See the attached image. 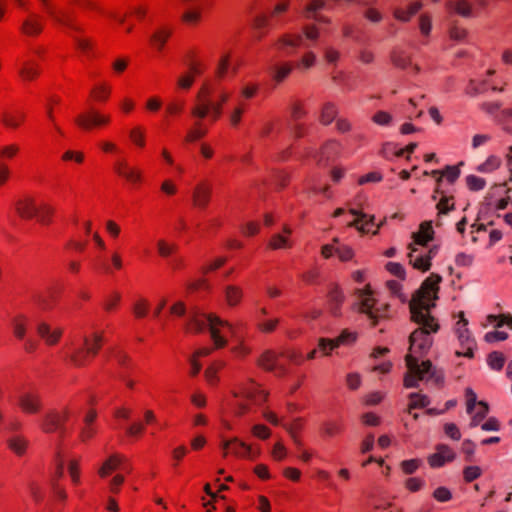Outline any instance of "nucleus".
<instances>
[{
	"label": "nucleus",
	"mask_w": 512,
	"mask_h": 512,
	"mask_svg": "<svg viewBox=\"0 0 512 512\" xmlns=\"http://www.w3.org/2000/svg\"><path fill=\"white\" fill-rule=\"evenodd\" d=\"M441 280L440 275L432 273L424 280L409 304L411 320L420 327L414 330L409 337V353L405 357L408 368V372L404 376L406 388H417L419 381L426 378L432 380L436 385H441L444 381L443 372L433 366L430 360L419 364L415 356H423L429 351L433 343L431 334L439 330V324L431 316L430 310L435 306L434 301L438 298Z\"/></svg>",
	"instance_id": "obj_1"
},
{
	"label": "nucleus",
	"mask_w": 512,
	"mask_h": 512,
	"mask_svg": "<svg viewBox=\"0 0 512 512\" xmlns=\"http://www.w3.org/2000/svg\"><path fill=\"white\" fill-rule=\"evenodd\" d=\"M207 326L216 348H223L227 344L225 336L222 335V329L227 330L232 337H236L234 326L214 314L206 315L198 312L189 314L187 321V328L189 330L202 332Z\"/></svg>",
	"instance_id": "obj_2"
},
{
	"label": "nucleus",
	"mask_w": 512,
	"mask_h": 512,
	"mask_svg": "<svg viewBox=\"0 0 512 512\" xmlns=\"http://www.w3.org/2000/svg\"><path fill=\"white\" fill-rule=\"evenodd\" d=\"M355 294L359 299L357 304L359 312L366 314L373 326L378 323L380 318L385 317V311L388 307H375V299L372 297V291L369 286L363 289H356Z\"/></svg>",
	"instance_id": "obj_3"
},
{
	"label": "nucleus",
	"mask_w": 512,
	"mask_h": 512,
	"mask_svg": "<svg viewBox=\"0 0 512 512\" xmlns=\"http://www.w3.org/2000/svg\"><path fill=\"white\" fill-rule=\"evenodd\" d=\"M102 340L103 338L99 334H94L92 340L85 336L83 338V347L76 349L70 357L72 363L76 366H83L87 356H95L98 353Z\"/></svg>",
	"instance_id": "obj_4"
},
{
	"label": "nucleus",
	"mask_w": 512,
	"mask_h": 512,
	"mask_svg": "<svg viewBox=\"0 0 512 512\" xmlns=\"http://www.w3.org/2000/svg\"><path fill=\"white\" fill-rule=\"evenodd\" d=\"M233 396L235 398H244L255 405H260L267 398V394L259 390L252 379L237 384L233 390Z\"/></svg>",
	"instance_id": "obj_5"
},
{
	"label": "nucleus",
	"mask_w": 512,
	"mask_h": 512,
	"mask_svg": "<svg viewBox=\"0 0 512 512\" xmlns=\"http://www.w3.org/2000/svg\"><path fill=\"white\" fill-rule=\"evenodd\" d=\"M69 409L64 408L63 412L52 410L45 414L42 422V429L46 433H52L58 431L60 436L65 434L66 428L64 426L65 421L69 417Z\"/></svg>",
	"instance_id": "obj_6"
},
{
	"label": "nucleus",
	"mask_w": 512,
	"mask_h": 512,
	"mask_svg": "<svg viewBox=\"0 0 512 512\" xmlns=\"http://www.w3.org/2000/svg\"><path fill=\"white\" fill-rule=\"evenodd\" d=\"M11 327L14 336L19 340H25L24 349L25 351L31 353L34 352L38 346V342L31 339L26 338L27 327H28V318L19 314L11 319Z\"/></svg>",
	"instance_id": "obj_7"
},
{
	"label": "nucleus",
	"mask_w": 512,
	"mask_h": 512,
	"mask_svg": "<svg viewBox=\"0 0 512 512\" xmlns=\"http://www.w3.org/2000/svg\"><path fill=\"white\" fill-rule=\"evenodd\" d=\"M414 244H410V252L408 254L410 264L418 270L426 272L431 267V260L438 253V246L435 245L429 249L427 254L418 253V249L413 246Z\"/></svg>",
	"instance_id": "obj_8"
},
{
	"label": "nucleus",
	"mask_w": 512,
	"mask_h": 512,
	"mask_svg": "<svg viewBox=\"0 0 512 512\" xmlns=\"http://www.w3.org/2000/svg\"><path fill=\"white\" fill-rule=\"evenodd\" d=\"M75 122L82 129L89 131L94 127L108 124L110 122V117L108 115L100 114L95 110H89L88 112L77 116Z\"/></svg>",
	"instance_id": "obj_9"
},
{
	"label": "nucleus",
	"mask_w": 512,
	"mask_h": 512,
	"mask_svg": "<svg viewBox=\"0 0 512 512\" xmlns=\"http://www.w3.org/2000/svg\"><path fill=\"white\" fill-rule=\"evenodd\" d=\"M221 448L224 451V456H227L229 452L237 457H248L253 459L255 456L251 446L237 437H233L229 440H223L221 442Z\"/></svg>",
	"instance_id": "obj_10"
},
{
	"label": "nucleus",
	"mask_w": 512,
	"mask_h": 512,
	"mask_svg": "<svg viewBox=\"0 0 512 512\" xmlns=\"http://www.w3.org/2000/svg\"><path fill=\"white\" fill-rule=\"evenodd\" d=\"M455 332L460 343L462 350H457L456 355L458 357H467L473 358L474 356V348L476 347V342L471 335V332L467 327L462 328L461 326L455 327Z\"/></svg>",
	"instance_id": "obj_11"
},
{
	"label": "nucleus",
	"mask_w": 512,
	"mask_h": 512,
	"mask_svg": "<svg viewBox=\"0 0 512 512\" xmlns=\"http://www.w3.org/2000/svg\"><path fill=\"white\" fill-rule=\"evenodd\" d=\"M212 196V185L207 181L199 182L192 191L193 205L204 210L207 208Z\"/></svg>",
	"instance_id": "obj_12"
},
{
	"label": "nucleus",
	"mask_w": 512,
	"mask_h": 512,
	"mask_svg": "<svg viewBox=\"0 0 512 512\" xmlns=\"http://www.w3.org/2000/svg\"><path fill=\"white\" fill-rule=\"evenodd\" d=\"M18 404L24 413L35 414L41 410L42 399L38 393L25 392L20 395Z\"/></svg>",
	"instance_id": "obj_13"
},
{
	"label": "nucleus",
	"mask_w": 512,
	"mask_h": 512,
	"mask_svg": "<svg viewBox=\"0 0 512 512\" xmlns=\"http://www.w3.org/2000/svg\"><path fill=\"white\" fill-rule=\"evenodd\" d=\"M436 452L429 456V465L433 468L443 466L446 462H450L455 458L454 451L447 445L439 444Z\"/></svg>",
	"instance_id": "obj_14"
},
{
	"label": "nucleus",
	"mask_w": 512,
	"mask_h": 512,
	"mask_svg": "<svg viewBox=\"0 0 512 512\" xmlns=\"http://www.w3.org/2000/svg\"><path fill=\"white\" fill-rule=\"evenodd\" d=\"M464 163L463 162H460L458 165H455V166H446L445 169L440 172L439 170H433L431 172V175L434 176V177H437L436 178V181H437V188L435 190V193H443V191H441L440 189V185L442 183V179L443 177H446L447 181L449 183H454L458 177L460 176V166H462Z\"/></svg>",
	"instance_id": "obj_15"
},
{
	"label": "nucleus",
	"mask_w": 512,
	"mask_h": 512,
	"mask_svg": "<svg viewBox=\"0 0 512 512\" xmlns=\"http://www.w3.org/2000/svg\"><path fill=\"white\" fill-rule=\"evenodd\" d=\"M350 213L357 217L353 222L349 224L350 226L356 227L363 233L370 232L371 227L374 226V216L365 214L356 209H350Z\"/></svg>",
	"instance_id": "obj_16"
},
{
	"label": "nucleus",
	"mask_w": 512,
	"mask_h": 512,
	"mask_svg": "<svg viewBox=\"0 0 512 512\" xmlns=\"http://www.w3.org/2000/svg\"><path fill=\"white\" fill-rule=\"evenodd\" d=\"M42 30L43 23L41 17L36 14H31L21 25V31L27 36H37L42 32Z\"/></svg>",
	"instance_id": "obj_17"
},
{
	"label": "nucleus",
	"mask_w": 512,
	"mask_h": 512,
	"mask_svg": "<svg viewBox=\"0 0 512 512\" xmlns=\"http://www.w3.org/2000/svg\"><path fill=\"white\" fill-rule=\"evenodd\" d=\"M326 7L325 0H312L305 6L303 14L307 19H315L319 22L328 23V18L317 14L318 11L326 9Z\"/></svg>",
	"instance_id": "obj_18"
},
{
	"label": "nucleus",
	"mask_w": 512,
	"mask_h": 512,
	"mask_svg": "<svg viewBox=\"0 0 512 512\" xmlns=\"http://www.w3.org/2000/svg\"><path fill=\"white\" fill-rule=\"evenodd\" d=\"M36 330L39 336L44 339L48 345L56 344L62 335L61 329L57 328L52 330L45 322H40L37 325Z\"/></svg>",
	"instance_id": "obj_19"
},
{
	"label": "nucleus",
	"mask_w": 512,
	"mask_h": 512,
	"mask_svg": "<svg viewBox=\"0 0 512 512\" xmlns=\"http://www.w3.org/2000/svg\"><path fill=\"white\" fill-rule=\"evenodd\" d=\"M434 230L431 221H424L420 224L418 232L413 233L414 244L426 246L433 239Z\"/></svg>",
	"instance_id": "obj_20"
},
{
	"label": "nucleus",
	"mask_w": 512,
	"mask_h": 512,
	"mask_svg": "<svg viewBox=\"0 0 512 512\" xmlns=\"http://www.w3.org/2000/svg\"><path fill=\"white\" fill-rule=\"evenodd\" d=\"M302 44H303L302 35H300V34H296V35L285 34V35H282L277 40L275 45L279 50L285 52L286 54H290V51H289L290 48L293 49Z\"/></svg>",
	"instance_id": "obj_21"
},
{
	"label": "nucleus",
	"mask_w": 512,
	"mask_h": 512,
	"mask_svg": "<svg viewBox=\"0 0 512 512\" xmlns=\"http://www.w3.org/2000/svg\"><path fill=\"white\" fill-rule=\"evenodd\" d=\"M25 115L19 110H5L1 113V122L4 126L16 129L24 120Z\"/></svg>",
	"instance_id": "obj_22"
},
{
	"label": "nucleus",
	"mask_w": 512,
	"mask_h": 512,
	"mask_svg": "<svg viewBox=\"0 0 512 512\" xmlns=\"http://www.w3.org/2000/svg\"><path fill=\"white\" fill-rule=\"evenodd\" d=\"M6 444L8 448L17 456H22L25 454L27 450L29 441L22 435L12 434L10 437L7 438Z\"/></svg>",
	"instance_id": "obj_23"
},
{
	"label": "nucleus",
	"mask_w": 512,
	"mask_h": 512,
	"mask_svg": "<svg viewBox=\"0 0 512 512\" xmlns=\"http://www.w3.org/2000/svg\"><path fill=\"white\" fill-rule=\"evenodd\" d=\"M446 7L461 17L470 18L473 16L472 4L468 0H450L446 3Z\"/></svg>",
	"instance_id": "obj_24"
},
{
	"label": "nucleus",
	"mask_w": 512,
	"mask_h": 512,
	"mask_svg": "<svg viewBox=\"0 0 512 512\" xmlns=\"http://www.w3.org/2000/svg\"><path fill=\"white\" fill-rule=\"evenodd\" d=\"M115 172L130 182H138L141 180V172L135 168H131L124 161L115 164Z\"/></svg>",
	"instance_id": "obj_25"
},
{
	"label": "nucleus",
	"mask_w": 512,
	"mask_h": 512,
	"mask_svg": "<svg viewBox=\"0 0 512 512\" xmlns=\"http://www.w3.org/2000/svg\"><path fill=\"white\" fill-rule=\"evenodd\" d=\"M16 211L22 218L30 219L36 216L38 212V207L35 205L33 199L26 198L17 201Z\"/></svg>",
	"instance_id": "obj_26"
},
{
	"label": "nucleus",
	"mask_w": 512,
	"mask_h": 512,
	"mask_svg": "<svg viewBox=\"0 0 512 512\" xmlns=\"http://www.w3.org/2000/svg\"><path fill=\"white\" fill-rule=\"evenodd\" d=\"M344 301L343 292L337 287H333L328 293V303L330 312L334 316L340 315V307Z\"/></svg>",
	"instance_id": "obj_27"
},
{
	"label": "nucleus",
	"mask_w": 512,
	"mask_h": 512,
	"mask_svg": "<svg viewBox=\"0 0 512 512\" xmlns=\"http://www.w3.org/2000/svg\"><path fill=\"white\" fill-rule=\"evenodd\" d=\"M292 71L290 63L274 64L269 68L272 79L276 84L283 82Z\"/></svg>",
	"instance_id": "obj_28"
},
{
	"label": "nucleus",
	"mask_w": 512,
	"mask_h": 512,
	"mask_svg": "<svg viewBox=\"0 0 512 512\" xmlns=\"http://www.w3.org/2000/svg\"><path fill=\"white\" fill-rule=\"evenodd\" d=\"M422 8V3L417 1L409 5L407 10L396 8L393 12L394 17L402 22H408Z\"/></svg>",
	"instance_id": "obj_29"
},
{
	"label": "nucleus",
	"mask_w": 512,
	"mask_h": 512,
	"mask_svg": "<svg viewBox=\"0 0 512 512\" xmlns=\"http://www.w3.org/2000/svg\"><path fill=\"white\" fill-rule=\"evenodd\" d=\"M51 17L54 21L72 31L82 32V28L76 25L73 20L65 12L51 11Z\"/></svg>",
	"instance_id": "obj_30"
},
{
	"label": "nucleus",
	"mask_w": 512,
	"mask_h": 512,
	"mask_svg": "<svg viewBox=\"0 0 512 512\" xmlns=\"http://www.w3.org/2000/svg\"><path fill=\"white\" fill-rule=\"evenodd\" d=\"M339 143L331 140L328 141L322 148L321 153L319 154L318 163L321 164L324 161H329L339 152Z\"/></svg>",
	"instance_id": "obj_31"
},
{
	"label": "nucleus",
	"mask_w": 512,
	"mask_h": 512,
	"mask_svg": "<svg viewBox=\"0 0 512 512\" xmlns=\"http://www.w3.org/2000/svg\"><path fill=\"white\" fill-rule=\"evenodd\" d=\"M123 457L120 455H112L109 457L99 469V475L101 477L108 476L112 471L118 468L123 462Z\"/></svg>",
	"instance_id": "obj_32"
},
{
	"label": "nucleus",
	"mask_w": 512,
	"mask_h": 512,
	"mask_svg": "<svg viewBox=\"0 0 512 512\" xmlns=\"http://www.w3.org/2000/svg\"><path fill=\"white\" fill-rule=\"evenodd\" d=\"M410 403L408 406V412L411 413L412 409L426 408L430 404V399L427 395L420 393L409 394Z\"/></svg>",
	"instance_id": "obj_33"
},
{
	"label": "nucleus",
	"mask_w": 512,
	"mask_h": 512,
	"mask_svg": "<svg viewBox=\"0 0 512 512\" xmlns=\"http://www.w3.org/2000/svg\"><path fill=\"white\" fill-rule=\"evenodd\" d=\"M277 359V354L272 351H265L259 358L258 365L267 371H274L278 363Z\"/></svg>",
	"instance_id": "obj_34"
},
{
	"label": "nucleus",
	"mask_w": 512,
	"mask_h": 512,
	"mask_svg": "<svg viewBox=\"0 0 512 512\" xmlns=\"http://www.w3.org/2000/svg\"><path fill=\"white\" fill-rule=\"evenodd\" d=\"M337 115V108L333 103H326L320 113V122L323 125H329Z\"/></svg>",
	"instance_id": "obj_35"
},
{
	"label": "nucleus",
	"mask_w": 512,
	"mask_h": 512,
	"mask_svg": "<svg viewBox=\"0 0 512 512\" xmlns=\"http://www.w3.org/2000/svg\"><path fill=\"white\" fill-rule=\"evenodd\" d=\"M224 292H225L226 301H227L228 305H230V306L237 305L242 298V290L237 286H233V285L226 286L224 289Z\"/></svg>",
	"instance_id": "obj_36"
},
{
	"label": "nucleus",
	"mask_w": 512,
	"mask_h": 512,
	"mask_svg": "<svg viewBox=\"0 0 512 512\" xmlns=\"http://www.w3.org/2000/svg\"><path fill=\"white\" fill-rule=\"evenodd\" d=\"M442 197L440 198L439 202L436 205V208L438 210V216L446 215L450 211L455 209V204L453 202L452 196H446L444 193H440Z\"/></svg>",
	"instance_id": "obj_37"
},
{
	"label": "nucleus",
	"mask_w": 512,
	"mask_h": 512,
	"mask_svg": "<svg viewBox=\"0 0 512 512\" xmlns=\"http://www.w3.org/2000/svg\"><path fill=\"white\" fill-rule=\"evenodd\" d=\"M171 31L168 29H160L151 35V42L158 49L162 50L167 39L170 37Z\"/></svg>",
	"instance_id": "obj_38"
},
{
	"label": "nucleus",
	"mask_w": 512,
	"mask_h": 512,
	"mask_svg": "<svg viewBox=\"0 0 512 512\" xmlns=\"http://www.w3.org/2000/svg\"><path fill=\"white\" fill-rule=\"evenodd\" d=\"M478 406L479 410L472 416L471 421L469 423L470 428L477 427L488 414L489 406L486 402L479 401Z\"/></svg>",
	"instance_id": "obj_39"
},
{
	"label": "nucleus",
	"mask_w": 512,
	"mask_h": 512,
	"mask_svg": "<svg viewBox=\"0 0 512 512\" xmlns=\"http://www.w3.org/2000/svg\"><path fill=\"white\" fill-rule=\"evenodd\" d=\"M487 363L491 369L500 371L505 363L504 355L497 351L491 352L488 355Z\"/></svg>",
	"instance_id": "obj_40"
},
{
	"label": "nucleus",
	"mask_w": 512,
	"mask_h": 512,
	"mask_svg": "<svg viewBox=\"0 0 512 512\" xmlns=\"http://www.w3.org/2000/svg\"><path fill=\"white\" fill-rule=\"evenodd\" d=\"M356 340V334L344 330L337 338L333 339L331 348H338L340 345H348Z\"/></svg>",
	"instance_id": "obj_41"
},
{
	"label": "nucleus",
	"mask_w": 512,
	"mask_h": 512,
	"mask_svg": "<svg viewBox=\"0 0 512 512\" xmlns=\"http://www.w3.org/2000/svg\"><path fill=\"white\" fill-rule=\"evenodd\" d=\"M210 108L211 100L205 99L203 102H200L199 105L195 106L191 112L193 116L203 119L210 113Z\"/></svg>",
	"instance_id": "obj_42"
},
{
	"label": "nucleus",
	"mask_w": 512,
	"mask_h": 512,
	"mask_svg": "<svg viewBox=\"0 0 512 512\" xmlns=\"http://www.w3.org/2000/svg\"><path fill=\"white\" fill-rule=\"evenodd\" d=\"M466 185L471 191H480L485 187L486 181L481 177L468 175L466 177Z\"/></svg>",
	"instance_id": "obj_43"
},
{
	"label": "nucleus",
	"mask_w": 512,
	"mask_h": 512,
	"mask_svg": "<svg viewBox=\"0 0 512 512\" xmlns=\"http://www.w3.org/2000/svg\"><path fill=\"white\" fill-rule=\"evenodd\" d=\"M499 166L500 159L496 156H490L484 163L478 166L477 170L482 173H488L497 169Z\"/></svg>",
	"instance_id": "obj_44"
},
{
	"label": "nucleus",
	"mask_w": 512,
	"mask_h": 512,
	"mask_svg": "<svg viewBox=\"0 0 512 512\" xmlns=\"http://www.w3.org/2000/svg\"><path fill=\"white\" fill-rule=\"evenodd\" d=\"M20 75L26 80H33L39 74V69L28 62L23 64V67L19 71Z\"/></svg>",
	"instance_id": "obj_45"
},
{
	"label": "nucleus",
	"mask_w": 512,
	"mask_h": 512,
	"mask_svg": "<svg viewBox=\"0 0 512 512\" xmlns=\"http://www.w3.org/2000/svg\"><path fill=\"white\" fill-rule=\"evenodd\" d=\"M482 474V470L479 466H467L463 470V477L466 482H472L479 478Z\"/></svg>",
	"instance_id": "obj_46"
},
{
	"label": "nucleus",
	"mask_w": 512,
	"mask_h": 512,
	"mask_svg": "<svg viewBox=\"0 0 512 512\" xmlns=\"http://www.w3.org/2000/svg\"><path fill=\"white\" fill-rule=\"evenodd\" d=\"M53 208L48 206V205H43L41 207H38V212H37V216H38V220L40 223L42 224H48L50 223V220H51V216L53 215Z\"/></svg>",
	"instance_id": "obj_47"
},
{
	"label": "nucleus",
	"mask_w": 512,
	"mask_h": 512,
	"mask_svg": "<svg viewBox=\"0 0 512 512\" xmlns=\"http://www.w3.org/2000/svg\"><path fill=\"white\" fill-rule=\"evenodd\" d=\"M269 247L272 249H280L290 247V243L287 237L281 234H275L269 242Z\"/></svg>",
	"instance_id": "obj_48"
},
{
	"label": "nucleus",
	"mask_w": 512,
	"mask_h": 512,
	"mask_svg": "<svg viewBox=\"0 0 512 512\" xmlns=\"http://www.w3.org/2000/svg\"><path fill=\"white\" fill-rule=\"evenodd\" d=\"M363 16L371 23L377 24L382 21V13L373 7H368L364 10Z\"/></svg>",
	"instance_id": "obj_49"
},
{
	"label": "nucleus",
	"mask_w": 512,
	"mask_h": 512,
	"mask_svg": "<svg viewBox=\"0 0 512 512\" xmlns=\"http://www.w3.org/2000/svg\"><path fill=\"white\" fill-rule=\"evenodd\" d=\"M392 115L385 111H378L372 117V121L380 126H388L392 122Z\"/></svg>",
	"instance_id": "obj_50"
},
{
	"label": "nucleus",
	"mask_w": 512,
	"mask_h": 512,
	"mask_svg": "<svg viewBox=\"0 0 512 512\" xmlns=\"http://www.w3.org/2000/svg\"><path fill=\"white\" fill-rule=\"evenodd\" d=\"M421 460L410 459L401 462L400 466L405 474H413L420 466Z\"/></svg>",
	"instance_id": "obj_51"
},
{
	"label": "nucleus",
	"mask_w": 512,
	"mask_h": 512,
	"mask_svg": "<svg viewBox=\"0 0 512 512\" xmlns=\"http://www.w3.org/2000/svg\"><path fill=\"white\" fill-rule=\"evenodd\" d=\"M465 394H466V411H467V413L471 414L474 411L475 406L478 405L477 396H476V393L471 388H467L465 391Z\"/></svg>",
	"instance_id": "obj_52"
},
{
	"label": "nucleus",
	"mask_w": 512,
	"mask_h": 512,
	"mask_svg": "<svg viewBox=\"0 0 512 512\" xmlns=\"http://www.w3.org/2000/svg\"><path fill=\"white\" fill-rule=\"evenodd\" d=\"M228 99V95L227 94H222L220 96V102L219 103H213L211 101V108H210V113L212 115V118L215 120V119H218L219 116L221 115V112H222V103L226 102Z\"/></svg>",
	"instance_id": "obj_53"
},
{
	"label": "nucleus",
	"mask_w": 512,
	"mask_h": 512,
	"mask_svg": "<svg viewBox=\"0 0 512 512\" xmlns=\"http://www.w3.org/2000/svg\"><path fill=\"white\" fill-rule=\"evenodd\" d=\"M387 270L400 279L405 278V269L400 263L388 262L386 265Z\"/></svg>",
	"instance_id": "obj_54"
},
{
	"label": "nucleus",
	"mask_w": 512,
	"mask_h": 512,
	"mask_svg": "<svg viewBox=\"0 0 512 512\" xmlns=\"http://www.w3.org/2000/svg\"><path fill=\"white\" fill-rule=\"evenodd\" d=\"M391 61L396 67L401 69H406L410 65V60L408 58L395 52L391 55Z\"/></svg>",
	"instance_id": "obj_55"
},
{
	"label": "nucleus",
	"mask_w": 512,
	"mask_h": 512,
	"mask_svg": "<svg viewBox=\"0 0 512 512\" xmlns=\"http://www.w3.org/2000/svg\"><path fill=\"white\" fill-rule=\"evenodd\" d=\"M433 497L439 502H447L452 498V494L446 487H438L434 491Z\"/></svg>",
	"instance_id": "obj_56"
},
{
	"label": "nucleus",
	"mask_w": 512,
	"mask_h": 512,
	"mask_svg": "<svg viewBox=\"0 0 512 512\" xmlns=\"http://www.w3.org/2000/svg\"><path fill=\"white\" fill-rule=\"evenodd\" d=\"M346 383L349 389L356 390L361 385V376L358 373H349L346 376Z\"/></svg>",
	"instance_id": "obj_57"
},
{
	"label": "nucleus",
	"mask_w": 512,
	"mask_h": 512,
	"mask_svg": "<svg viewBox=\"0 0 512 512\" xmlns=\"http://www.w3.org/2000/svg\"><path fill=\"white\" fill-rule=\"evenodd\" d=\"M419 28H420L421 33L424 36H428L430 34L432 24H431V19L429 16H427V15L420 16Z\"/></svg>",
	"instance_id": "obj_58"
},
{
	"label": "nucleus",
	"mask_w": 512,
	"mask_h": 512,
	"mask_svg": "<svg viewBox=\"0 0 512 512\" xmlns=\"http://www.w3.org/2000/svg\"><path fill=\"white\" fill-rule=\"evenodd\" d=\"M502 104L500 102H483L480 104L481 110L489 115H494L500 110Z\"/></svg>",
	"instance_id": "obj_59"
},
{
	"label": "nucleus",
	"mask_w": 512,
	"mask_h": 512,
	"mask_svg": "<svg viewBox=\"0 0 512 512\" xmlns=\"http://www.w3.org/2000/svg\"><path fill=\"white\" fill-rule=\"evenodd\" d=\"M508 338V334L506 332L502 331H492L488 332L485 335V340L489 343L496 342V341H503Z\"/></svg>",
	"instance_id": "obj_60"
},
{
	"label": "nucleus",
	"mask_w": 512,
	"mask_h": 512,
	"mask_svg": "<svg viewBox=\"0 0 512 512\" xmlns=\"http://www.w3.org/2000/svg\"><path fill=\"white\" fill-rule=\"evenodd\" d=\"M444 431H445L446 435L449 436L453 440H459L461 438L460 431L454 423H447L444 426Z\"/></svg>",
	"instance_id": "obj_61"
},
{
	"label": "nucleus",
	"mask_w": 512,
	"mask_h": 512,
	"mask_svg": "<svg viewBox=\"0 0 512 512\" xmlns=\"http://www.w3.org/2000/svg\"><path fill=\"white\" fill-rule=\"evenodd\" d=\"M325 59L330 64H335L340 58V52L332 47H328L324 52Z\"/></svg>",
	"instance_id": "obj_62"
},
{
	"label": "nucleus",
	"mask_w": 512,
	"mask_h": 512,
	"mask_svg": "<svg viewBox=\"0 0 512 512\" xmlns=\"http://www.w3.org/2000/svg\"><path fill=\"white\" fill-rule=\"evenodd\" d=\"M424 485V481L419 478H409L406 480L405 486L411 492L419 491Z\"/></svg>",
	"instance_id": "obj_63"
},
{
	"label": "nucleus",
	"mask_w": 512,
	"mask_h": 512,
	"mask_svg": "<svg viewBox=\"0 0 512 512\" xmlns=\"http://www.w3.org/2000/svg\"><path fill=\"white\" fill-rule=\"evenodd\" d=\"M252 433L260 439H267L270 436V430L266 426L260 424L252 427Z\"/></svg>",
	"instance_id": "obj_64"
}]
</instances>
